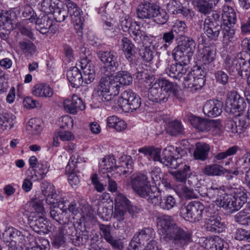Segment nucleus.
<instances>
[{"mask_svg": "<svg viewBox=\"0 0 250 250\" xmlns=\"http://www.w3.org/2000/svg\"><path fill=\"white\" fill-rule=\"evenodd\" d=\"M132 78L130 73L120 71L115 75H104L100 79L96 89V94L105 103H114L121 87L129 85Z\"/></svg>", "mask_w": 250, "mask_h": 250, "instance_id": "obj_1", "label": "nucleus"}, {"mask_svg": "<svg viewBox=\"0 0 250 250\" xmlns=\"http://www.w3.org/2000/svg\"><path fill=\"white\" fill-rule=\"evenodd\" d=\"M157 224L162 239L166 242L183 247L192 241L191 233L178 227L170 216L163 215L158 218Z\"/></svg>", "mask_w": 250, "mask_h": 250, "instance_id": "obj_2", "label": "nucleus"}, {"mask_svg": "<svg viewBox=\"0 0 250 250\" xmlns=\"http://www.w3.org/2000/svg\"><path fill=\"white\" fill-rule=\"evenodd\" d=\"M80 66L83 71L82 73L79 69L74 67L67 72V78L73 87H78L83 83L88 84L95 79V71L94 66L88 56H81Z\"/></svg>", "mask_w": 250, "mask_h": 250, "instance_id": "obj_3", "label": "nucleus"}, {"mask_svg": "<svg viewBox=\"0 0 250 250\" xmlns=\"http://www.w3.org/2000/svg\"><path fill=\"white\" fill-rule=\"evenodd\" d=\"M179 87L176 83L162 79L157 80L149 88L148 98L153 102L162 103L166 102L172 93L178 99L182 100L179 94Z\"/></svg>", "mask_w": 250, "mask_h": 250, "instance_id": "obj_4", "label": "nucleus"}, {"mask_svg": "<svg viewBox=\"0 0 250 250\" xmlns=\"http://www.w3.org/2000/svg\"><path fill=\"white\" fill-rule=\"evenodd\" d=\"M132 172V165L129 162H123L122 165L116 166L113 156L104 158L100 164L99 174L102 178L112 176L116 179L122 174L126 175Z\"/></svg>", "mask_w": 250, "mask_h": 250, "instance_id": "obj_5", "label": "nucleus"}, {"mask_svg": "<svg viewBox=\"0 0 250 250\" xmlns=\"http://www.w3.org/2000/svg\"><path fill=\"white\" fill-rule=\"evenodd\" d=\"M31 212L28 217L30 225L33 228L35 231L40 233L44 232V229L46 227L44 223V208L42 201L35 199L29 202Z\"/></svg>", "mask_w": 250, "mask_h": 250, "instance_id": "obj_6", "label": "nucleus"}, {"mask_svg": "<svg viewBox=\"0 0 250 250\" xmlns=\"http://www.w3.org/2000/svg\"><path fill=\"white\" fill-rule=\"evenodd\" d=\"M195 46L196 43L192 39L185 37L181 43L173 50L172 55L176 61H181L185 65H187L190 62Z\"/></svg>", "mask_w": 250, "mask_h": 250, "instance_id": "obj_7", "label": "nucleus"}, {"mask_svg": "<svg viewBox=\"0 0 250 250\" xmlns=\"http://www.w3.org/2000/svg\"><path fill=\"white\" fill-rule=\"evenodd\" d=\"M50 231H53L52 245L57 249L65 242L67 236H74L76 234V229L73 223L68 222L59 226L50 227Z\"/></svg>", "mask_w": 250, "mask_h": 250, "instance_id": "obj_8", "label": "nucleus"}, {"mask_svg": "<svg viewBox=\"0 0 250 250\" xmlns=\"http://www.w3.org/2000/svg\"><path fill=\"white\" fill-rule=\"evenodd\" d=\"M117 103L125 112H132L140 107V98L131 90H126L122 93Z\"/></svg>", "mask_w": 250, "mask_h": 250, "instance_id": "obj_9", "label": "nucleus"}, {"mask_svg": "<svg viewBox=\"0 0 250 250\" xmlns=\"http://www.w3.org/2000/svg\"><path fill=\"white\" fill-rule=\"evenodd\" d=\"M246 107V103L235 91L229 92L225 103V110L228 113L240 116Z\"/></svg>", "mask_w": 250, "mask_h": 250, "instance_id": "obj_10", "label": "nucleus"}, {"mask_svg": "<svg viewBox=\"0 0 250 250\" xmlns=\"http://www.w3.org/2000/svg\"><path fill=\"white\" fill-rule=\"evenodd\" d=\"M204 205L199 201H192L182 207L180 213L186 220L190 222H197L202 217L204 210Z\"/></svg>", "mask_w": 250, "mask_h": 250, "instance_id": "obj_11", "label": "nucleus"}, {"mask_svg": "<svg viewBox=\"0 0 250 250\" xmlns=\"http://www.w3.org/2000/svg\"><path fill=\"white\" fill-rule=\"evenodd\" d=\"M142 152L151 156L154 161H160L165 166H168L171 168L176 169L180 165L178 159L174 158L173 156L161 158L160 156L161 149L160 148H155L152 146H145L142 148Z\"/></svg>", "mask_w": 250, "mask_h": 250, "instance_id": "obj_12", "label": "nucleus"}, {"mask_svg": "<svg viewBox=\"0 0 250 250\" xmlns=\"http://www.w3.org/2000/svg\"><path fill=\"white\" fill-rule=\"evenodd\" d=\"M130 202L122 193H118L115 198V208L113 217L119 221H123L127 210L130 211Z\"/></svg>", "mask_w": 250, "mask_h": 250, "instance_id": "obj_13", "label": "nucleus"}, {"mask_svg": "<svg viewBox=\"0 0 250 250\" xmlns=\"http://www.w3.org/2000/svg\"><path fill=\"white\" fill-rule=\"evenodd\" d=\"M206 225L208 231L220 233L223 231L224 224L221 222V217L217 212H213L209 208L205 210Z\"/></svg>", "mask_w": 250, "mask_h": 250, "instance_id": "obj_14", "label": "nucleus"}, {"mask_svg": "<svg viewBox=\"0 0 250 250\" xmlns=\"http://www.w3.org/2000/svg\"><path fill=\"white\" fill-rule=\"evenodd\" d=\"M204 77L195 76L194 71H188L184 77L183 84L185 88L194 91L200 89L204 84Z\"/></svg>", "mask_w": 250, "mask_h": 250, "instance_id": "obj_15", "label": "nucleus"}, {"mask_svg": "<svg viewBox=\"0 0 250 250\" xmlns=\"http://www.w3.org/2000/svg\"><path fill=\"white\" fill-rule=\"evenodd\" d=\"M97 56L100 61L111 71H115L117 70L119 63L116 53L111 51H100L98 52Z\"/></svg>", "mask_w": 250, "mask_h": 250, "instance_id": "obj_16", "label": "nucleus"}, {"mask_svg": "<svg viewBox=\"0 0 250 250\" xmlns=\"http://www.w3.org/2000/svg\"><path fill=\"white\" fill-rule=\"evenodd\" d=\"M142 198H146L149 203L153 205H156L159 202L158 196L153 191L147 176L144 173L142 174Z\"/></svg>", "mask_w": 250, "mask_h": 250, "instance_id": "obj_17", "label": "nucleus"}, {"mask_svg": "<svg viewBox=\"0 0 250 250\" xmlns=\"http://www.w3.org/2000/svg\"><path fill=\"white\" fill-rule=\"evenodd\" d=\"M63 5L67 7L68 15H69L72 21L76 25L80 26V32H81V25L82 23V11L80 8L70 0H64Z\"/></svg>", "mask_w": 250, "mask_h": 250, "instance_id": "obj_18", "label": "nucleus"}, {"mask_svg": "<svg viewBox=\"0 0 250 250\" xmlns=\"http://www.w3.org/2000/svg\"><path fill=\"white\" fill-rule=\"evenodd\" d=\"M246 61L242 56V53H240L235 57H227L225 59V67L232 73L239 74L241 68Z\"/></svg>", "mask_w": 250, "mask_h": 250, "instance_id": "obj_19", "label": "nucleus"}, {"mask_svg": "<svg viewBox=\"0 0 250 250\" xmlns=\"http://www.w3.org/2000/svg\"><path fill=\"white\" fill-rule=\"evenodd\" d=\"M223 107L222 102L218 100H210L206 103L203 107V112L208 117H217L221 114Z\"/></svg>", "mask_w": 250, "mask_h": 250, "instance_id": "obj_20", "label": "nucleus"}, {"mask_svg": "<svg viewBox=\"0 0 250 250\" xmlns=\"http://www.w3.org/2000/svg\"><path fill=\"white\" fill-rule=\"evenodd\" d=\"M64 109L70 114H75L79 110H83L85 106L81 98L73 95L71 99H65L63 103Z\"/></svg>", "mask_w": 250, "mask_h": 250, "instance_id": "obj_21", "label": "nucleus"}, {"mask_svg": "<svg viewBox=\"0 0 250 250\" xmlns=\"http://www.w3.org/2000/svg\"><path fill=\"white\" fill-rule=\"evenodd\" d=\"M204 29L206 35L210 40L216 41L222 30V27L218 23L212 22L210 19H205Z\"/></svg>", "mask_w": 250, "mask_h": 250, "instance_id": "obj_22", "label": "nucleus"}, {"mask_svg": "<svg viewBox=\"0 0 250 250\" xmlns=\"http://www.w3.org/2000/svg\"><path fill=\"white\" fill-rule=\"evenodd\" d=\"M241 202L237 201L233 196L225 194L220 198V205L229 213L237 211L241 208Z\"/></svg>", "mask_w": 250, "mask_h": 250, "instance_id": "obj_23", "label": "nucleus"}, {"mask_svg": "<svg viewBox=\"0 0 250 250\" xmlns=\"http://www.w3.org/2000/svg\"><path fill=\"white\" fill-rule=\"evenodd\" d=\"M203 246L205 250H228L227 243L219 236L206 239Z\"/></svg>", "mask_w": 250, "mask_h": 250, "instance_id": "obj_24", "label": "nucleus"}, {"mask_svg": "<svg viewBox=\"0 0 250 250\" xmlns=\"http://www.w3.org/2000/svg\"><path fill=\"white\" fill-rule=\"evenodd\" d=\"M34 21L36 23L37 30L41 34H46L49 31L52 33H55L52 21L47 16L43 15L41 18H38Z\"/></svg>", "mask_w": 250, "mask_h": 250, "instance_id": "obj_25", "label": "nucleus"}, {"mask_svg": "<svg viewBox=\"0 0 250 250\" xmlns=\"http://www.w3.org/2000/svg\"><path fill=\"white\" fill-rule=\"evenodd\" d=\"M222 19L224 26H232L236 21V15L233 9L225 5L223 7Z\"/></svg>", "mask_w": 250, "mask_h": 250, "instance_id": "obj_26", "label": "nucleus"}, {"mask_svg": "<svg viewBox=\"0 0 250 250\" xmlns=\"http://www.w3.org/2000/svg\"><path fill=\"white\" fill-rule=\"evenodd\" d=\"M16 122V116L12 113L3 112L0 114V130L10 129Z\"/></svg>", "mask_w": 250, "mask_h": 250, "instance_id": "obj_27", "label": "nucleus"}, {"mask_svg": "<svg viewBox=\"0 0 250 250\" xmlns=\"http://www.w3.org/2000/svg\"><path fill=\"white\" fill-rule=\"evenodd\" d=\"M200 61L204 64H207L212 62L215 58V51L209 46H204L199 50Z\"/></svg>", "mask_w": 250, "mask_h": 250, "instance_id": "obj_28", "label": "nucleus"}, {"mask_svg": "<svg viewBox=\"0 0 250 250\" xmlns=\"http://www.w3.org/2000/svg\"><path fill=\"white\" fill-rule=\"evenodd\" d=\"M218 2V0H195L194 1L195 5L198 11L204 15L209 14Z\"/></svg>", "mask_w": 250, "mask_h": 250, "instance_id": "obj_29", "label": "nucleus"}, {"mask_svg": "<svg viewBox=\"0 0 250 250\" xmlns=\"http://www.w3.org/2000/svg\"><path fill=\"white\" fill-rule=\"evenodd\" d=\"M32 94L36 97L50 98L52 96L53 91L48 84L39 83L33 87Z\"/></svg>", "mask_w": 250, "mask_h": 250, "instance_id": "obj_30", "label": "nucleus"}, {"mask_svg": "<svg viewBox=\"0 0 250 250\" xmlns=\"http://www.w3.org/2000/svg\"><path fill=\"white\" fill-rule=\"evenodd\" d=\"M42 192L46 197V202L50 204H54L55 203L57 194L54 188V186L47 182H43L42 184Z\"/></svg>", "mask_w": 250, "mask_h": 250, "instance_id": "obj_31", "label": "nucleus"}, {"mask_svg": "<svg viewBox=\"0 0 250 250\" xmlns=\"http://www.w3.org/2000/svg\"><path fill=\"white\" fill-rule=\"evenodd\" d=\"M193 156L195 159L205 161L208 157L210 150L209 145L205 143L198 142L195 145Z\"/></svg>", "mask_w": 250, "mask_h": 250, "instance_id": "obj_32", "label": "nucleus"}, {"mask_svg": "<svg viewBox=\"0 0 250 250\" xmlns=\"http://www.w3.org/2000/svg\"><path fill=\"white\" fill-rule=\"evenodd\" d=\"M48 171V165L46 162H43L38 165V167L33 169L31 175H28L31 179L35 181L43 178Z\"/></svg>", "mask_w": 250, "mask_h": 250, "instance_id": "obj_33", "label": "nucleus"}, {"mask_svg": "<svg viewBox=\"0 0 250 250\" xmlns=\"http://www.w3.org/2000/svg\"><path fill=\"white\" fill-rule=\"evenodd\" d=\"M170 173L177 182L181 183L180 185H184L190 174V167L185 165L183 168Z\"/></svg>", "mask_w": 250, "mask_h": 250, "instance_id": "obj_34", "label": "nucleus"}, {"mask_svg": "<svg viewBox=\"0 0 250 250\" xmlns=\"http://www.w3.org/2000/svg\"><path fill=\"white\" fill-rule=\"evenodd\" d=\"M21 232L13 228H8L6 229L2 234V238L4 242L8 246L14 247L15 244L14 239L16 237L20 236Z\"/></svg>", "mask_w": 250, "mask_h": 250, "instance_id": "obj_35", "label": "nucleus"}, {"mask_svg": "<svg viewBox=\"0 0 250 250\" xmlns=\"http://www.w3.org/2000/svg\"><path fill=\"white\" fill-rule=\"evenodd\" d=\"M202 172L208 176H219L226 173L227 171L222 166L215 164L206 166Z\"/></svg>", "mask_w": 250, "mask_h": 250, "instance_id": "obj_36", "label": "nucleus"}, {"mask_svg": "<svg viewBox=\"0 0 250 250\" xmlns=\"http://www.w3.org/2000/svg\"><path fill=\"white\" fill-rule=\"evenodd\" d=\"M108 127L114 128L117 131H122L126 128V124L122 119L116 116L108 117L106 120Z\"/></svg>", "mask_w": 250, "mask_h": 250, "instance_id": "obj_37", "label": "nucleus"}, {"mask_svg": "<svg viewBox=\"0 0 250 250\" xmlns=\"http://www.w3.org/2000/svg\"><path fill=\"white\" fill-rule=\"evenodd\" d=\"M42 122L38 118H32L27 123L26 130L33 135L40 133L42 129Z\"/></svg>", "mask_w": 250, "mask_h": 250, "instance_id": "obj_38", "label": "nucleus"}, {"mask_svg": "<svg viewBox=\"0 0 250 250\" xmlns=\"http://www.w3.org/2000/svg\"><path fill=\"white\" fill-rule=\"evenodd\" d=\"M158 8V5L151 3L149 1H142V19H150L154 16V13Z\"/></svg>", "mask_w": 250, "mask_h": 250, "instance_id": "obj_39", "label": "nucleus"}, {"mask_svg": "<svg viewBox=\"0 0 250 250\" xmlns=\"http://www.w3.org/2000/svg\"><path fill=\"white\" fill-rule=\"evenodd\" d=\"M167 132L171 136H176L183 133L184 127L180 122L175 120L169 123Z\"/></svg>", "mask_w": 250, "mask_h": 250, "instance_id": "obj_40", "label": "nucleus"}, {"mask_svg": "<svg viewBox=\"0 0 250 250\" xmlns=\"http://www.w3.org/2000/svg\"><path fill=\"white\" fill-rule=\"evenodd\" d=\"M188 121L190 124L198 130L200 131H206L207 130V127H206V120L191 115L189 116Z\"/></svg>", "mask_w": 250, "mask_h": 250, "instance_id": "obj_41", "label": "nucleus"}, {"mask_svg": "<svg viewBox=\"0 0 250 250\" xmlns=\"http://www.w3.org/2000/svg\"><path fill=\"white\" fill-rule=\"evenodd\" d=\"M246 207L244 209L239 212L235 216V221L240 224L248 225L249 215L250 213V206L249 203L245 205Z\"/></svg>", "mask_w": 250, "mask_h": 250, "instance_id": "obj_42", "label": "nucleus"}, {"mask_svg": "<svg viewBox=\"0 0 250 250\" xmlns=\"http://www.w3.org/2000/svg\"><path fill=\"white\" fill-rule=\"evenodd\" d=\"M143 44V46L146 45V46L145 47V51L142 57L146 62H149L153 58L152 50L154 49V46L151 44V42L149 41V39L146 36L144 37Z\"/></svg>", "mask_w": 250, "mask_h": 250, "instance_id": "obj_43", "label": "nucleus"}, {"mask_svg": "<svg viewBox=\"0 0 250 250\" xmlns=\"http://www.w3.org/2000/svg\"><path fill=\"white\" fill-rule=\"evenodd\" d=\"M101 235L114 248H119V245L117 240L114 239L110 234V228L105 225H102L100 227Z\"/></svg>", "mask_w": 250, "mask_h": 250, "instance_id": "obj_44", "label": "nucleus"}, {"mask_svg": "<svg viewBox=\"0 0 250 250\" xmlns=\"http://www.w3.org/2000/svg\"><path fill=\"white\" fill-rule=\"evenodd\" d=\"M207 196L211 199H215L218 202H220V198H222V196L225 195L224 187H220L219 188L211 187L208 190Z\"/></svg>", "mask_w": 250, "mask_h": 250, "instance_id": "obj_45", "label": "nucleus"}, {"mask_svg": "<svg viewBox=\"0 0 250 250\" xmlns=\"http://www.w3.org/2000/svg\"><path fill=\"white\" fill-rule=\"evenodd\" d=\"M223 39L222 42L225 46H228L232 41L234 33V29L232 26H225L222 30Z\"/></svg>", "mask_w": 250, "mask_h": 250, "instance_id": "obj_46", "label": "nucleus"}, {"mask_svg": "<svg viewBox=\"0 0 250 250\" xmlns=\"http://www.w3.org/2000/svg\"><path fill=\"white\" fill-rule=\"evenodd\" d=\"M175 191L187 199L195 198L196 195L193 190L185 187L184 185H177L175 187Z\"/></svg>", "mask_w": 250, "mask_h": 250, "instance_id": "obj_47", "label": "nucleus"}, {"mask_svg": "<svg viewBox=\"0 0 250 250\" xmlns=\"http://www.w3.org/2000/svg\"><path fill=\"white\" fill-rule=\"evenodd\" d=\"M130 186L134 194L141 196V175L133 174L131 177Z\"/></svg>", "mask_w": 250, "mask_h": 250, "instance_id": "obj_48", "label": "nucleus"}, {"mask_svg": "<svg viewBox=\"0 0 250 250\" xmlns=\"http://www.w3.org/2000/svg\"><path fill=\"white\" fill-rule=\"evenodd\" d=\"M238 148L237 146H233L229 148L225 151L219 152L214 155V160L215 162H218L224 160L229 156L233 155L237 152Z\"/></svg>", "mask_w": 250, "mask_h": 250, "instance_id": "obj_49", "label": "nucleus"}, {"mask_svg": "<svg viewBox=\"0 0 250 250\" xmlns=\"http://www.w3.org/2000/svg\"><path fill=\"white\" fill-rule=\"evenodd\" d=\"M152 18H154V21L158 24H163L167 21L168 16L165 10L161 9L158 6V8L155 11Z\"/></svg>", "mask_w": 250, "mask_h": 250, "instance_id": "obj_50", "label": "nucleus"}, {"mask_svg": "<svg viewBox=\"0 0 250 250\" xmlns=\"http://www.w3.org/2000/svg\"><path fill=\"white\" fill-rule=\"evenodd\" d=\"M176 35V30H171L164 33L163 35L162 39L165 42L161 48L162 49L166 50L168 47L173 42Z\"/></svg>", "mask_w": 250, "mask_h": 250, "instance_id": "obj_51", "label": "nucleus"}, {"mask_svg": "<svg viewBox=\"0 0 250 250\" xmlns=\"http://www.w3.org/2000/svg\"><path fill=\"white\" fill-rule=\"evenodd\" d=\"M59 209V207L54 208H51L50 211V216L56 221L59 223L60 224L67 223L66 221L63 220V216L65 215L66 213H64V211Z\"/></svg>", "mask_w": 250, "mask_h": 250, "instance_id": "obj_52", "label": "nucleus"}, {"mask_svg": "<svg viewBox=\"0 0 250 250\" xmlns=\"http://www.w3.org/2000/svg\"><path fill=\"white\" fill-rule=\"evenodd\" d=\"M35 13L32 8L29 5H25L22 12V16L26 19L23 23H27L28 21L33 22L35 21Z\"/></svg>", "mask_w": 250, "mask_h": 250, "instance_id": "obj_53", "label": "nucleus"}, {"mask_svg": "<svg viewBox=\"0 0 250 250\" xmlns=\"http://www.w3.org/2000/svg\"><path fill=\"white\" fill-rule=\"evenodd\" d=\"M162 208L166 210H170L176 205V199L171 195L167 196L164 198L160 203Z\"/></svg>", "mask_w": 250, "mask_h": 250, "instance_id": "obj_54", "label": "nucleus"}, {"mask_svg": "<svg viewBox=\"0 0 250 250\" xmlns=\"http://www.w3.org/2000/svg\"><path fill=\"white\" fill-rule=\"evenodd\" d=\"M207 131L215 132V133H219L222 128V125L220 120H207L206 126Z\"/></svg>", "mask_w": 250, "mask_h": 250, "instance_id": "obj_55", "label": "nucleus"}, {"mask_svg": "<svg viewBox=\"0 0 250 250\" xmlns=\"http://www.w3.org/2000/svg\"><path fill=\"white\" fill-rule=\"evenodd\" d=\"M53 15L54 19L57 22L63 21L68 17L67 10L64 8H59L57 7L53 12Z\"/></svg>", "mask_w": 250, "mask_h": 250, "instance_id": "obj_56", "label": "nucleus"}, {"mask_svg": "<svg viewBox=\"0 0 250 250\" xmlns=\"http://www.w3.org/2000/svg\"><path fill=\"white\" fill-rule=\"evenodd\" d=\"M21 49L25 53L32 54L36 51V46L30 41H22L19 42Z\"/></svg>", "mask_w": 250, "mask_h": 250, "instance_id": "obj_57", "label": "nucleus"}, {"mask_svg": "<svg viewBox=\"0 0 250 250\" xmlns=\"http://www.w3.org/2000/svg\"><path fill=\"white\" fill-rule=\"evenodd\" d=\"M131 35L135 41H140L141 40V26L139 22L134 21L132 22V26L130 29Z\"/></svg>", "mask_w": 250, "mask_h": 250, "instance_id": "obj_58", "label": "nucleus"}, {"mask_svg": "<svg viewBox=\"0 0 250 250\" xmlns=\"http://www.w3.org/2000/svg\"><path fill=\"white\" fill-rule=\"evenodd\" d=\"M11 11L0 10V22L2 26L6 24H11L12 23Z\"/></svg>", "mask_w": 250, "mask_h": 250, "instance_id": "obj_59", "label": "nucleus"}, {"mask_svg": "<svg viewBox=\"0 0 250 250\" xmlns=\"http://www.w3.org/2000/svg\"><path fill=\"white\" fill-rule=\"evenodd\" d=\"M235 238L239 241L246 240L250 242V233L244 229H238L235 232Z\"/></svg>", "mask_w": 250, "mask_h": 250, "instance_id": "obj_60", "label": "nucleus"}, {"mask_svg": "<svg viewBox=\"0 0 250 250\" xmlns=\"http://www.w3.org/2000/svg\"><path fill=\"white\" fill-rule=\"evenodd\" d=\"M60 122V127L62 128H70L73 126V120L68 115L62 117Z\"/></svg>", "mask_w": 250, "mask_h": 250, "instance_id": "obj_61", "label": "nucleus"}, {"mask_svg": "<svg viewBox=\"0 0 250 250\" xmlns=\"http://www.w3.org/2000/svg\"><path fill=\"white\" fill-rule=\"evenodd\" d=\"M154 236V231L151 228H145L142 230V240L146 242L152 240Z\"/></svg>", "mask_w": 250, "mask_h": 250, "instance_id": "obj_62", "label": "nucleus"}, {"mask_svg": "<svg viewBox=\"0 0 250 250\" xmlns=\"http://www.w3.org/2000/svg\"><path fill=\"white\" fill-rule=\"evenodd\" d=\"M215 78L218 82L225 85L227 83L229 80V76L225 72L219 70L215 73Z\"/></svg>", "mask_w": 250, "mask_h": 250, "instance_id": "obj_63", "label": "nucleus"}, {"mask_svg": "<svg viewBox=\"0 0 250 250\" xmlns=\"http://www.w3.org/2000/svg\"><path fill=\"white\" fill-rule=\"evenodd\" d=\"M140 232L135 233L129 244V249L132 250H138L140 246V239L139 236Z\"/></svg>", "mask_w": 250, "mask_h": 250, "instance_id": "obj_64", "label": "nucleus"}]
</instances>
